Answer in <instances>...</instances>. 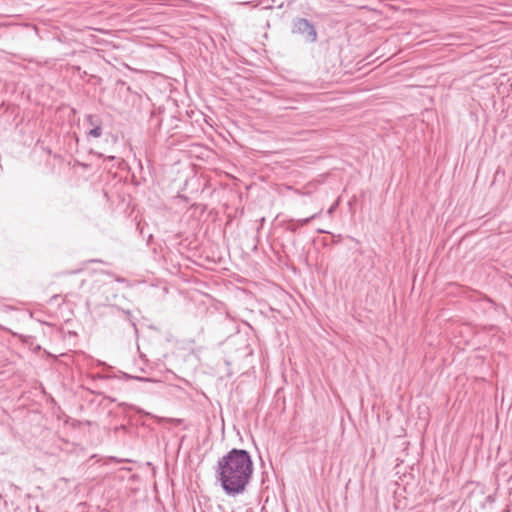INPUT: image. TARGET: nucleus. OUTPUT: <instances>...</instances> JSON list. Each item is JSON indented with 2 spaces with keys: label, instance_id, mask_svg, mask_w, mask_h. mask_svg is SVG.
<instances>
[{
  "label": "nucleus",
  "instance_id": "nucleus-8",
  "mask_svg": "<svg viewBox=\"0 0 512 512\" xmlns=\"http://www.w3.org/2000/svg\"><path fill=\"white\" fill-rule=\"evenodd\" d=\"M86 121L91 125V126H95L96 124H101L100 121L94 116V115H87L86 116Z\"/></svg>",
  "mask_w": 512,
  "mask_h": 512
},
{
  "label": "nucleus",
  "instance_id": "nucleus-1",
  "mask_svg": "<svg viewBox=\"0 0 512 512\" xmlns=\"http://www.w3.org/2000/svg\"><path fill=\"white\" fill-rule=\"evenodd\" d=\"M253 471L251 454L245 449L232 448L218 459L215 477L227 496L236 497L246 492Z\"/></svg>",
  "mask_w": 512,
  "mask_h": 512
},
{
  "label": "nucleus",
  "instance_id": "nucleus-15",
  "mask_svg": "<svg viewBox=\"0 0 512 512\" xmlns=\"http://www.w3.org/2000/svg\"><path fill=\"white\" fill-rule=\"evenodd\" d=\"M86 74H87V73H86V71H83V73H81V75H80V76H81V77H83V76H84V75H86Z\"/></svg>",
  "mask_w": 512,
  "mask_h": 512
},
{
  "label": "nucleus",
  "instance_id": "nucleus-9",
  "mask_svg": "<svg viewBox=\"0 0 512 512\" xmlns=\"http://www.w3.org/2000/svg\"><path fill=\"white\" fill-rule=\"evenodd\" d=\"M336 205H333L331 206L329 209H328V214H332L334 209H335Z\"/></svg>",
  "mask_w": 512,
  "mask_h": 512
},
{
  "label": "nucleus",
  "instance_id": "nucleus-16",
  "mask_svg": "<svg viewBox=\"0 0 512 512\" xmlns=\"http://www.w3.org/2000/svg\"><path fill=\"white\" fill-rule=\"evenodd\" d=\"M36 511H37V512H40V510H39V508H38V507L36 508Z\"/></svg>",
  "mask_w": 512,
  "mask_h": 512
},
{
  "label": "nucleus",
  "instance_id": "nucleus-10",
  "mask_svg": "<svg viewBox=\"0 0 512 512\" xmlns=\"http://www.w3.org/2000/svg\"><path fill=\"white\" fill-rule=\"evenodd\" d=\"M91 153L96 154L98 157H103V154H101V153H96V152H94V151H92V150H91Z\"/></svg>",
  "mask_w": 512,
  "mask_h": 512
},
{
  "label": "nucleus",
  "instance_id": "nucleus-3",
  "mask_svg": "<svg viewBox=\"0 0 512 512\" xmlns=\"http://www.w3.org/2000/svg\"><path fill=\"white\" fill-rule=\"evenodd\" d=\"M320 212L315 213L309 217L303 219H287L280 222V226L283 227L286 231L295 233L299 228L309 224L312 220L316 219Z\"/></svg>",
  "mask_w": 512,
  "mask_h": 512
},
{
  "label": "nucleus",
  "instance_id": "nucleus-2",
  "mask_svg": "<svg viewBox=\"0 0 512 512\" xmlns=\"http://www.w3.org/2000/svg\"><path fill=\"white\" fill-rule=\"evenodd\" d=\"M291 32L302 36L307 43L317 41V30L313 22L306 18L296 17L292 20Z\"/></svg>",
  "mask_w": 512,
  "mask_h": 512
},
{
  "label": "nucleus",
  "instance_id": "nucleus-13",
  "mask_svg": "<svg viewBox=\"0 0 512 512\" xmlns=\"http://www.w3.org/2000/svg\"><path fill=\"white\" fill-rule=\"evenodd\" d=\"M107 159H108V160H110V161H112V160H114V159H115V156H109V157H107Z\"/></svg>",
  "mask_w": 512,
  "mask_h": 512
},
{
  "label": "nucleus",
  "instance_id": "nucleus-6",
  "mask_svg": "<svg viewBox=\"0 0 512 512\" xmlns=\"http://www.w3.org/2000/svg\"><path fill=\"white\" fill-rule=\"evenodd\" d=\"M123 313L125 314V317L126 319L131 323L132 327L134 328L135 332L137 333L138 332V329H137V326H136V323L134 321V318L132 316V313L131 311L129 310H123Z\"/></svg>",
  "mask_w": 512,
  "mask_h": 512
},
{
  "label": "nucleus",
  "instance_id": "nucleus-4",
  "mask_svg": "<svg viewBox=\"0 0 512 512\" xmlns=\"http://www.w3.org/2000/svg\"><path fill=\"white\" fill-rule=\"evenodd\" d=\"M162 111H163V109L161 107L151 111V115H150V119H149L150 125L154 126L155 128H160L162 119L159 118V115Z\"/></svg>",
  "mask_w": 512,
  "mask_h": 512
},
{
  "label": "nucleus",
  "instance_id": "nucleus-11",
  "mask_svg": "<svg viewBox=\"0 0 512 512\" xmlns=\"http://www.w3.org/2000/svg\"><path fill=\"white\" fill-rule=\"evenodd\" d=\"M89 262H100V263H102V260L92 259V260H90Z\"/></svg>",
  "mask_w": 512,
  "mask_h": 512
},
{
  "label": "nucleus",
  "instance_id": "nucleus-7",
  "mask_svg": "<svg viewBox=\"0 0 512 512\" xmlns=\"http://www.w3.org/2000/svg\"><path fill=\"white\" fill-rule=\"evenodd\" d=\"M122 377L125 378V379H134V380H137V381H145V382L151 381L150 378H144V377H140V376H132V375H129L127 373H122Z\"/></svg>",
  "mask_w": 512,
  "mask_h": 512
},
{
  "label": "nucleus",
  "instance_id": "nucleus-14",
  "mask_svg": "<svg viewBox=\"0 0 512 512\" xmlns=\"http://www.w3.org/2000/svg\"><path fill=\"white\" fill-rule=\"evenodd\" d=\"M86 74H87V73H86V71H83V73H81V75H80V76H81V77H83V76H84V75H86Z\"/></svg>",
  "mask_w": 512,
  "mask_h": 512
},
{
  "label": "nucleus",
  "instance_id": "nucleus-12",
  "mask_svg": "<svg viewBox=\"0 0 512 512\" xmlns=\"http://www.w3.org/2000/svg\"><path fill=\"white\" fill-rule=\"evenodd\" d=\"M73 69L77 70L78 72H80L81 68L79 66H74Z\"/></svg>",
  "mask_w": 512,
  "mask_h": 512
},
{
  "label": "nucleus",
  "instance_id": "nucleus-5",
  "mask_svg": "<svg viewBox=\"0 0 512 512\" xmlns=\"http://www.w3.org/2000/svg\"><path fill=\"white\" fill-rule=\"evenodd\" d=\"M102 135V127L101 124H96L89 132L87 133V136L98 138Z\"/></svg>",
  "mask_w": 512,
  "mask_h": 512
}]
</instances>
